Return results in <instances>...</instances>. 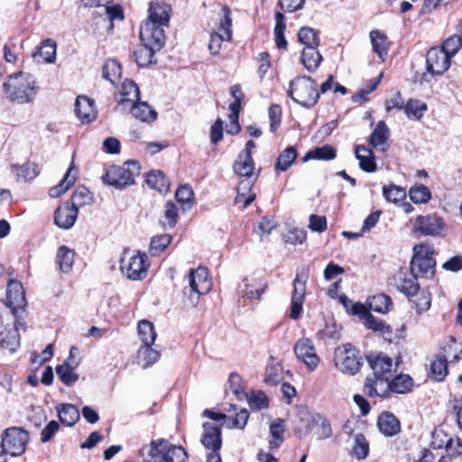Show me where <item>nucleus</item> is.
Wrapping results in <instances>:
<instances>
[{
  "mask_svg": "<svg viewBox=\"0 0 462 462\" xmlns=\"http://www.w3.org/2000/svg\"><path fill=\"white\" fill-rule=\"evenodd\" d=\"M143 462H185L187 451L180 445L171 443L165 439L152 440L140 450Z\"/></svg>",
  "mask_w": 462,
  "mask_h": 462,
  "instance_id": "nucleus-1",
  "label": "nucleus"
},
{
  "mask_svg": "<svg viewBox=\"0 0 462 462\" xmlns=\"http://www.w3.org/2000/svg\"><path fill=\"white\" fill-rule=\"evenodd\" d=\"M3 87L9 99L20 104L30 102L37 93L34 77L26 72L10 75Z\"/></svg>",
  "mask_w": 462,
  "mask_h": 462,
  "instance_id": "nucleus-2",
  "label": "nucleus"
},
{
  "mask_svg": "<svg viewBox=\"0 0 462 462\" xmlns=\"http://www.w3.org/2000/svg\"><path fill=\"white\" fill-rule=\"evenodd\" d=\"M287 96L300 106L310 108L319 99L317 82L310 76H298L290 81Z\"/></svg>",
  "mask_w": 462,
  "mask_h": 462,
  "instance_id": "nucleus-3",
  "label": "nucleus"
},
{
  "mask_svg": "<svg viewBox=\"0 0 462 462\" xmlns=\"http://www.w3.org/2000/svg\"><path fill=\"white\" fill-rule=\"evenodd\" d=\"M189 286L183 289V304L187 308H194L199 303L201 295L211 290V281L206 267L199 266L192 269L189 274Z\"/></svg>",
  "mask_w": 462,
  "mask_h": 462,
  "instance_id": "nucleus-4",
  "label": "nucleus"
},
{
  "mask_svg": "<svg viewBox=\"0 0 462 462\" xmlns=\"http://www.w3.org/2000/svg\"><path fill=\"white\" fill-rule=\"evenodd\" d=\"M141 173V165L138 161H126L123 165H111L102 176L103 182L117 189L134 184V178Z\"/></svg>",
  "mask_w": 462,
  "mask_h": 462,
  "instance_id": "nucleus-5",
  "label": "nucleus"
},
{
  "mask_svg": "<svg viewBox=\"0 0 462 462\" xmlns=\"http://www.w3.org/2000/svg\"><path fill=\"white\" fill-rule=\"evenodd\" d=\"M336 366L344 374L355 375L363 365L360 351L351 344H345L335 350Z\"/></svg>",
  "mask_w": 462,
  "mask_h": 462,
  "instance_id": "nucleus-6",
  "label": "nucleus"
},
{
  "mask_svg": "<svg viewBox=\"0 0 462 462\" xmlns=\"http://www.w3.org/2000/svg\"><path fill=\"white\" fill-rule=\"evenodd\" d=\"M422 246H414L413 256L410 263L411 273L414 278L432 279L436 273V260L432 257V252L421 251Z\"/></svg>",
  "mask_w": 462,
  "mask_h": 462,
  "instance_id": "nucleus-7",
  "label": "nucleus"
},
{
  "mask_svg": "<svg viewBox=\"0 0 462 462\" xmlns=\"http://www.w3.org/2000/svg\"><path fill=\"white\" fill-rule=\"evenodd\" d=\"M449 66L448 54L440 48H430L426 55V73H423L422 79L430 82L434 76L442 75Z\"/></svg>",
  "mask_w": 462,
  "mask_h": 462,
  "instance_id": "nucleus-8",
  "label": "nucleus"
},
{
  "mask_svg": "<svg viewBox=\"0 0 462 462\" xmlns=\"http://www.w3.org/2000/svg\"><path fill=\"white\" fill-rule=\"evenodd\" d=\"M28 439L26 430L16 427L9 428L4 432L1 447L5 453L13 457L20 456L25 451Z\"/></svg>",
  "mask_w": 462,
  "mask_h": 462,
  "instance_id": "nucleus-9",
  "label": "nucleus"
},
{
  "mask_svg": "<svg viewBox=\"0 0 462 462\" xmlns=\"http://www.w3.org/2000/svg\"><path fill=\"white\" fill-rule=\"evenodd\" d=\"M140 41L145 46H151L155 51H161L165 44L164 27L154 25L152 23H143L140 26Z\"/></svg>",
  "mask_w": 462,
  "mask_h": 462,
  "instance_id": "nucleus-10",
  "label": "nucleus"
},
{
  "mask_svg": "<svg viewBox=\"0 0 462 462\" xmlns=\"http://www.w3.org/2000/svg\"><path fill=\"white\" fill-rule=\"evenodd\" d=\"M146 259V254H141L140 252L132 255L128 261L125 256H124L121 259V270L130 280H142L144 278L147 272L148 266L145 264Z\"/></svg>",
  "mask_w": 462,
  "mask_h": 462,
  "instance_id": "nucleus-11",
  "label": "nucleus"
},
{
  "mask_svg": "<svg viewBox=\"0 0 462 462\" xmlns=\"http://www.w3.org/2000/svg\"><path fill=\"white\" fill-rule=\"evenodd\" d=\"M202 428L201 444L206 449L211 450L209 454H219L222 447V425L206 421Z\"/></svg>",
  "mask_w": 462,
  "mask_h": 462,
  "instance_id": "nucleus-12",
  "label": "nucleus"
},
{
  "mask_svg": "<svg viewBox=\"0 0 462 462\" xmlns=\"http://www.w3.org/2000/svg\"><path fill=\"white\" fill-rule=\"evenodd\" d=\"M294 353L297 358L302 361L310 371H314L318 367L320 359L310 339L306 337L299 339L295 343Z\"/></svg>",
  "mask_w": 462,
  "mask_h": 462,
  "instance_id": "nucleus-13",
  "label": "nucleus"
},
{
  "mask_svg": "<svg viewBox=\"0 0 462 462\" xmlns=\"http://www.w3.org/2000/svg\"><path fill=\"white\" fill-rule=\"evenodd\" d=\"M354 315L358 316L364 321L367 329L374 332H380L383 336L392 334V328L383 319H379L373 316L365 304H356L354 309Z\"/></svg>",
  "mask_w": 462,
  "mask_h": 462,
  "instance_id": "nucleus-14",
  "label": "nucleus"
},
{
  "mask_svg": "<svg viewBox=\"0 0 462 462\" xmlns=\"http://www.w3.org/2000/svg\"><path fill=\"white\" fill-rule=\"evenodd\" d=\"M443 219L436 214L419 216L413 229L423 236H437L443 228Z\"/></svg>",
  "mask_w": 462,
  "mask_h": 462,
  "instance_id": "nucleus-15",
  "label": "nucleus"
},
{
  "mask_svg": "<svg viewBox=\"0 0 462 462\" xmlns=\"http://www.w3.org/2000/svg\"><path fill=\"white\" fill-rule=\"evenodd\" d=\"M366 360L369 366L373 370V377H376L381 380V383H384L388 381L386 374L392 370L393 360L388 356L380 354H370L366 356Z\"/></svg>",
  "mask_w": 462,
  "mask_h": 462,
  "instance_id": "nucleus-16",
  "label": "nucleus"
},
{
  "mask_svg": "<svg viewBox=\"0 0 462 462\" xmlns=\"http://www.w3.org/2000/svg\"><path fill=\"white\" fill-rule=\"evenodd\" d=\"M75 114L82 124H88L97 118L95 101L86 96H79L75 101Z\"/></svg>",
  "mask_w": 462,
  "mask_h": 462,
  "instance_id": "nucleus-17",
  "label": "nucleus"
},
{
  "mask_svg": "<svg viewBox=\"0 0 462 462\" xmlns=\"http://www.w3.org/2000/svg\"><path fill=\"white\" fill-rule=\"evenodd\" d=\"M77 209L72 208L71 206L66 202L56 208L54 212V224L62 229L71 228L78 217Z\"/></svg>",
  "mask_w": 462,
  "mask_h": 462,
  "instance_id": "nucleus-18",
  "label": "nucleus"
},
{
  "mask_svg": "<svg viewBox=\"0 0 462 462\" xmlns=\"http://www.w3.org/2000/svg\"><path fill=\"white\" fill-rule=\"evenodd\" d=\"M384 383L385 387L383 390V395H387L390 392L403 394L411 391L413 379L409 374H400L393 380L388 379Z\"/></svg>",
  "mask_w": 462,
  "mask_h": 462,
  "instance_id": "nucleus-19",
  "label": "nucleus"
},
{
  "mask_svg": "<svg viewBox=\"0 0 462 462\" xmlns=\"http://www.w3.org/2000/svg\"><path fill=\"white\" fill-rule=\"evenodd\" d=\"M149 15L144 23H152L154 25L168 27L170 23V6L159 3H151Z\"/></svg>",
  "mask_w": 462,
  "mask_h": 462,
  "instance_id": "nucleus-20",
  "label": "nucleus"
},
{
  "mask_svg": "<svg viewBox=\"0 0 462 462\" xmlns=\"http://www.w3.org/2000/svg\"><path fill=\"white\" fill-rule=\"evenodd\" d=\"M377 427L381 433L386 437H393L401 430V424L397 417L390 412L383 411L377 420Z\"/></svg>",
  "mask_w": 462,
  "mask_h": 462,
  "instance_id": "nucleus-21",
  "label": "nucleus"
},
{
  "mask_svg": "<svg viewBox=\"0 0 462 462\" xmlns=\"http://www.w3.org/2000/svg\"><path fill=\"white\" fill-rule=\"evenodd\" d=\"M121 96L117 103L126 110L130 105L140 100V89L137 84L132 79H125L122 84Z\"/></svg>",
  "mask_w": 462,
  "mask_h": 462,
  "instance_id": "nucleus-22",
  "label": "nucleus"
},
{
  "mask_svg": "<svg viewBox=\"0 0 462 462\" xmlns=\"http://www.w3.org/2000/svg\"><path fill=\"white\" fill-rule=\"evenodd\" d=\"M356 158L359 162V167L365 172H374L377 170L374 152L365 145H357L355 150Z\"/></svg>",
  "mask_w": 462,
  "mask_h": 462,
  "instance_id": "nucleus-23",
  "label": "nucleus"
},
{
  "mask_svg": "<svg viewBox=\"0 0 462 462\" xmlns=\"http://www.w3.org/2000/svg\"><path fill=\"white\" fill-rule=\"evenodd\" d=\"M127 109H130L133 116L142 122L152 123L157 118V112L152 108L147 102L136 101L130 105Z\"/></svg>",
  "mask_w": 462,
  "mask_h": 462,
  "instance_id": "nucleus-24",
  "label": "nucleus"
},
{
  "mask_svg": "<svg viewBox=\"0 0 462 462\" xmlns=\"http://www.w3.org/2000/svg\"><path fill=\"white\" fill-rule=\"evenodd\" d=\"M56 409L60 421L65 426L72 427L79 420V411L74 404L61 403Z\"/></svg>",
  "mask_w": 462,
  "mask_h": 462,
  "instance_id": "nucleus-25",
  "label": "nucleus"
},
{
  "mask_svg": "<svg viewBox=\"0 0 462 462\" xmlns=\"http://www.w3.org/2000/svg\"><path fill=\"white\" fill-rule=\"evenodd\" d=\"M323 58L318 51V47L303 48L300 55V61L308 71L314 72L317 70Z\"/></svg>",
  "mask_w": 462,
  "mask_h": 462,
  "instance_id": "nucleus-26",
  "label": "nucleus"
},
{
  "mask_svg": "<svg viewBox=\"0 0 462 462\" xmlns=\"http://www.w3.org/2000/svg\"><path fill=\"white\" fill-rule=\"evenodd\" d=\"M79 362L69 363L64 361L62 365L56 366V374L59 379L66 385L72 386L79 378V374L74 372L75 368L79 365Z\"/></svg>",
  "mask_w": 462,
  "mask_h": 462,
  "instance_id": "nucleus-27",
  "label": "nucleus"
},
{
  "mask_svg": "<svg viewBox=\"0 0 462 462\" xmlns=\"http://www.w3.org/2000/svg\"><path fill=\"white\" fill-rule=\"evenodd\" d=\"M146 184L161 193L167 192L170 189V181L163 171H151L146 173Z\"/></svg>",
  "mask_w": 462,
  "mask_h": 462,
  "instance_id": "nucleus-28",
  "label": "nucleus"
},
{
  "mask_svg": "<svg viewBox=\"0 0 462 462\" xmlns=\"http://www.w3.org/2000/svg\"><path fill=\"white\" fill-rule=\"evenodd\" d=\"M370 40L373 46V51L382 60H384L388 55L389 49L386 34L378 30H373L370 32Z\"/></svg>",
  "mask_w": 462,
  "mask_h": 462,
  "instance_id": "nucleus-29",
  "label": "nucleus"
},
{
  "mask_svg": "<svg viewBox=\"0 0 462 462\" xmlns=\"http://www.w3.org/2000/svg\"><path fill=\"white\" fill-rule=\"evenodd\" d=\"M93 195L88 188L85 186L78 187L72 193L70 199L66 203L71 206L72 208L77 209L85 205H90L93 203Z\"/></svg>",
  "mask_w": 462,
  "mask_h": 462,
  "instance_id": "nucleus-30",
  "label": "nucleus"
},
{
  "mask_svg": "<svg viewBox=\"0 0 462 462\" xmlns=\"http://www.w3.org/2000/svg\"><path fill=\"white\" fill-rule=\"evenodd\" d=\"M234 171L242 177H251L254 170L252 153L238 154L233 165Z\"/></svg>",
  "mask_w": 462,
  "mask_h": 462,
  "instance_id": "nucleus-31",
  "label": "nucleus"
},
{
  "mask_svg": "<svg viewBox=\"0 0 462 462\" xmlns=\"http://www.w3.org/2000/svg\"><path fill=\"white\" fill-rule=\"evenodd\" d=\"M20 346V337L17 326L12 328H5L0 332V346L10 352H15Z\"/></svg>",
  "mask_w": 462,
  "mask_h": 462,
  "instance_id": "nucleus-32",
  "label": "nucleus"
},
{
  "mask_svg": "<svg viewBox=\"0 0 462 462\" xmlns=\"http://www.w3.org/2000/svg\"><path fill=\"white\" fill-rule=\"evenodd\" d=\"M74 170H76V167L72 161L62 180L58 185L49 189V195L51 198H59L75 183L76 176L71 175V172Z\"/></svg>",
  "mask_w": 462,
  "mask_h": 462,
  "instance_id": "nucleus-33",
  "label": "nucleus"
},
{
  "mask_svg": "<svg viewBox=\"0 0 462 462\" xmlns=\"http://www.w3.org/2000/svg\"><path fill=\"white\" fill-rule=\"evenodd\" d=\"M7 297L14 309L22 308L25 305V296L21 282L11 281L7 287Z\"/></svg>",
  "mask_w": 462,
  "mask_h": 462,
  "instance_id": "nucleus-34",
  "label": "nucleus"
},
{
  "mask_svg": "<svg viewBox=\"0 0 462 462\" xmlns=\"http://www.w3.org/2000/svg\"><path fill=\"white\" fill-rule=\"evenodd\" d=\"M159 51L152 49L151 46H145L141 42L140 47L134 51L135 62L138 67H147L152 64H155L157 60L155 59V53Z\"/></svg>",
  "mask_w": 462,
  "mask_h": 462,
  "instance_id": "nucleus-35",
  "label": "nucleus"
},
{
  "mask_svg": "<svg viewBox=\"0 0 462 462\" xmlns=\"http://www.w3.org/2000/svg\"><path fill=\"white\" fill-rule=\"evenodd\" d=\"M337 156V150L334 146L330 144H325L320 147H315L312 150H310L302 161L307 162L309 160H322V161H330L335 159Z\"/></svg>",
  "mask_w": 462,
  "mask_h": 462,
  "instance_id": "nucleus-36",
  "label": "nucleus"
},
{
  "mask_svg": "<svg viewBox=\"0 0 462 462\" xmlns=\"http://www.w3.org/2000/svg\"><path fill=\"white\" fill-rule=\"evenodd\" d=\"M275 26H274V41L278 49L287 50L288 42L285 39V16L282 12H276L275 15Z\"/></svg>",
  "mask_w": 462,
  "mask_h": 462,
  "instance_id": "nucleus-37",
  "label": "nucleus"
},
{
  "mask_svg": "<svg viewBox=\"0 0 462 462\" xmlns=\"http://www.w3.org/2000/svg\"><path fill=\"white\" fill-rule=\"evenodd\" d=\"M369 310H374L378 313H387L393 306V301L390 296L384 293H379L370 297L367 300Z\"/></svg>",
  "mask_w": 462,
  "mask_h": 462,
  "instance_id": "nucleus-38",
  "label": "nucleus"
},
{
  "mask_svg": "<svg viewBox=\"0 0 462 462\" xmlns=\"http://www.w3.org/2000/svg\"><path fill=\"white\" fill-rule=\"evenodd\" d=\"M179 219V208L173 201H167L164 205V213L160 220V225L163 229L173 228Z\"/></svg>",
  "mask_w": 462,
  "mask_h": 462,
  "instance_id": "nucleus-39",
  "label": "nucleus"
},
{
  "mask_svg": "<svg viewBox=\"0 0 462 462\" xmlns=\"http://www.w3.org/2000/svg\"><path fill=\"white\" fill-rule=\"evenodd\" d=\"M298 42L304 47H319L320 43L319 32L309 27H301L297 33Z\"/></svg>",
  "mask_w": 462,
  "mask_h": 462,
  "instance_id": "nucleus-40",
  "label": "nucleus"
},
{
  "mask_svg": "<svg viewBox=\"0 0 462 462\" xmlns=\"http://www.w3.org/2000/svg\"><path fill=\"white\" fill-rule=\"evenodd\" d=\"M137 329L143 346H152L157 337L153 324L147 319H143L139 321Z\"/></svg>",
  "mask_w": 462,
  "mask_h": 462,
  "instance_id": "nucleus-41",
  "label": "nucleus"
},
{
  "mask_svg": "<svg viewBox=\"0 0 462 462\" xmlns=\"http://www.w3.org/2000/svg\"><path fill=\"white\" fill-rule=\"evenodd\" d=\"M56 42L51 39H46L42 45L33 52V58L40 57L45 63H52L56 57Z\"/></svg>",
  "mask_w": 462,
  "mask_h": 462,
  "instance_id": "nucleus-42",
  "label": "nucleus"
},
{
  "mask_svg": "<svg viewBox=\"0 0 462 462\" xmlns=\"http://www.w3.org/2000/svg\"><path fill=\"white\" fill-rule=\"evenodd\" d=\"M309 278V271L306 268H302L296 273V277L293 281V292L291 295L292 300L304 301L306 293V282Z\"/></svg>",
  "mask_w": 462,
  "mask_h": 462,
  "instance_id": "nucleus-43",
  "label": "nucleus"
},
{
  "mask_svg": "<svg viewBox=\"0 0 462 462\" xmlns=\"http://www.w3.org/2000/svg\"><path fill=\"white\" fill-rule=\"evenodd\" d=\"M75 253L66 245L59 247L57 252V263L62 273H69L74 263Z\"/></svg>",
  "mask_w": 462,
  "mask_h": 462,
  "instance_id": "nucleus-44",
  "label": "nucleus"
},
{
  "mask_svg": "<svg viewBox=\"0 0 462 462\" xmlns=\"http://www.w3.org/2000/svg\"><path fill=\"white\" fill-rule=\"evenodd\" d=\"M298 156L294 146H289L283 150L278 156L275 162V170L280 171H287L295 162Z\"/></svg>",
  "mask_w": 462,
  "mask_h": 462,
  "instance_id": "nucleus-45",
  "label": "nucleus"
},
{
  "mask_svg": "<svg viewBox=\"0 0 462 462\" xmlns=\"http://www.w3.org/2000/svg\"><path fill=\"white\" fill-rule=\"evenodd\" d=\"M417 279L418 278H414V276L411 278L403 277L402 273L394 277L396 282H400V283L397 284L398 290L407 297H411L418 293L420 285L416 282Z\"/></svg>",
  "mask_w": 462,
  "mask_h": 462,
  "instance_id": "nucleus-46",
  "label": "nucleus"
},
{
  "mask_svg": "<svg viewBox=\"0 0 462 462\" xmlns=\"http://www.w3.org/2000/svg\"><path fill=\"white\" fill-rule=\"evenodd\" d=\"M121 74L122 68L117 60H108L103 65L102 76L105 79L108 80L113 85L116 84V80L121 78Z\"/></svg>",
  "mask_w": 462,
  "mask_h": 462,
  "instance_id": "nucleus-47",
  "label": "nucleus"
},
{
  "mask_svg": "<svg viewBox=\"0 0 462 462\" xmlns=\"http://www.w3.org/2000/svg\"><path fill=\"white\" fill-rule=\"evenodd\" d=\"M390 135V130L384 121H379L369 137V143L373 147L383 144Z\"/></svg>",
  "mask_w": 462,
  "mask_h": 462,
  "instance_id": "nucleus-48",
  "label": "nucleus"
},
{
  "mask_svg": "<svg viewBox=\"0 0 462 462\" xmlns=\"http://www.w3.org/2000/svg\"><path fill=\"white\" fill-rule=\"evenodd\" d=\"M427 110L426 103L418 99H409L404 106V112L410 119L420 120Z\"/></svg>",
  "mask_w": 462,
  "mask_h": 462,
  "instance_id": "nucleus-49",
  "label": "nucleus"
},
{
  "mask_svg": "<svg viewBox=\"0 0 462 462\" xmlns=\"http://www.w3.org/2000/svg\"><path fill=\"white\" fill-rule=\"evenodd\" d=\"M194 192L190 186L181 185L175 192V199L180 204L183 211L189 210L193 205Z\"/></svg>",
  "mask_w": 462,
  "mask_h": 462,
  "instance_id": "nucleus-50",
  "label": "nucleus"
},
{
  "mask_svg": "<svg viewBox=\"0 0 462 462\" xmlns=\"http://www.w3.org/2000/svg\"><path fill=\"white\" fill-rule=\"evenodd\" d=\"M431 376L435 381L441 382L448 373V361L445 356H438L430 365Z\"/></svg>",
  "mask_w": 462,
  "mask_h": 462,
  "instance_id": "nucleus-51",
  "label": "nucleus"
},
{
  "mask_svg": "<svg viewBox=\"0 0 462 462\" xmlns=\"http://www.w3.org/2000/svg\"><path fill=\"white\" fill-rule=\"evenodd\" d=\"M369 453V443L362 433H357L354 438L352 454L358 459H365Z\"/></svg>",
  "mask_w": 462,
  "mask_h": 462,
  "instance_id": "nucleus-52",
  "label": "nucleus"
},
{
  "mask_svg": "<svg viewBox=\"0 0 462 462\" xmlns=\"http://www.w3.org/2000/svg\"><path fill=\"white\" fill-rule=\"evenodd\" d=\"M409 196L411 200L416 204L426 203L430 199L431 192L427 186L419 184L410 189Z\"/></svg>",
  "mask_w": 462,
  "mask_h": 462,
  "instance_id": "nucleus-53",
  "label": "nucleus"
},
{
  "mask_svg": "<svg viewBox=\"0 0 462 462\" xmlns=\"http://www.w3.org/2000/svg\"><path fill=\"white\" fill-rule=\"evenodd\" d=\"M339 337V330L333 319L327 321L324 328L316 333V338L322 341H327L328 339H338Z\"/></svg>",
  "mask_w": 462,
  "mask_h": 462,
  "instance_id": "nucleus-54",
  "label": "nucleus"
},
{
  "mask_svg": "<svg viewBox=\"0 0 462 462\" xmlns=\"http://www.w3.org/2000/svg\"><path fill=\"white\" fill-rule=\"evenodd\" d=\"M223 16L220 19V23L218 27V32L224 34L226 41H230L232 38V18H231V10L227 5H224L222 7Z\"/></svg>",
  "mask_w": 462,
  "mask_h": 462,
  "instance_id": "nucleus-55",
  "label": "nucleus"
},
{
  "mask_svg": "<svg viewBox=\"0 0 462 462\" xmlns=\"http://www.w3.org/2000/svg\"><path fill=\"white\" fill-rule=\"evenodd\" d=\"M160 356V352L152 348V346H142L138 350V358L144 362L143 367L152 365L159 360Z\"/></svg>",
  "mask_w": 462,
  "mask_h": 462,
  "instance_id": "nucleus-56",
  "label": "nucleus"
},
{
  "mask_svg": "<svg viewBox=\"0 0 462 462\" xmlns=\"http://www.w3.org/2000/svg\"><path fill=\"white\" fill-rule=\"evenodd\" d=\"M172 236L168 234L154 236L150 244V252L152 255L159 254L171 244Z\"/></svg>",
  "mask_w": 462,
  "mask_h": 462,
  "instance_id": "nucleus-57",
  "label": "nucleus"
},
{
  "mask_svg": "<svg viewBox=\"0 0 462 462\" xmlns=\"http://www.w3.org/2000/svg\"><path fill=\"white\" fill-rule=\"evenodd\" d=\"M385 383H381V380L376 377L367 376L365 379V383L364 385V392L369 397L373 396H382L386 397L387 395H383V388Z\"/></svg>",
  "mask_w": 462,
  "mask_h": 462,
  "instance_id": "nucleus-58",
  "label": "nucleus"
},
{
  "mask_svg": "<svg viewBox=\"0 0 462 462\" xmlns=\"http://www.w3.org/2000/svg\"><path fill=\"white\" fill-rule=\"evenodd\" d=\"M462 47V36L454 34L446 39L440 48L451 59Z\"/></svg>",
  "mask_w": 462,
  "mask_h": 462,
  "instance_id": "nucleus-59",
  "label": "nucleus"
},
{
  "mask_svg": "<svg viewBox=\"0 0 462 462\" xmlns=\"http://www.w3.org/2000/svg\"><path fill=\"white\" fill-rule=\"evenodd\" d=\"M13 168L16 170L18 180H29L34 179L39 174L37 165L32 162H26L22 166L14 165Z\"/></svg>",
  "mask_w": 462,
  "mask_h": 462,
  "instance_id": "nucleus-60",
  "label": "nucleus"
},
{
  "mask_svg": "<svg viewBox=\"0 0 462 462\" xmlns=\"http://www.w3.org/2000/svg\"><path fill=\"white\" fill-rule=\"evenodd\" d=\"M383 195L387 201L397 203L405 198V190L396 185H384L383 187Z\"/></svg>",
  "mask_w": 462,
  "mask_h": 462,
  "instance_id": "nucleus-61",
  "label": "nucleus"
},
{
  "mask_svg": "<svg viewBox=\"0 0 462 462\" xmlns=\"http://www.w3.org/2000/svg\"><path fill=\"white\" fill-rule=\"evenodd\" d=\"M306 231L296 227L290 229L284 236L285 243L294 245L303 244L306 241Z\"/></svg>",
  "mask_w": 462,
  "mask_h": 462,
  "instance_id": "nucleus-62",
  "label": "nucleus"
},
{
  "mask_svg": "<svg viewBox=\"0 0 462 462\" xmlns=\"http://www.w3.org/2000/svg\"><path fill=\"white\" fill-rule=\"evenodd\" d=\"M268 116L270 120V131L275 133L281 125L282 107L277 104H273L269 107Z\"/></svg>",
  "mask_w": 462,
  "mask_h": 462,
  "instance_id": "nucleus-63",
  "label": "nucleus"
},
{
  "mask_svg": "<svg viewBox=\"0 0 462 462\" xmlns=\"http://www.w3.org/2000/svg\"><path fill=\"white\" fill-rule=\"evenodd\" d=\"M249 404L253 409H265L269 406V398L263 392L259 391L251 395Z\"/></svg>",
  "mask_w": 462,
  "mask_h": 462,
  "instance_id": "nucleus-64",
  "label": "nucleus"
}]
</instances>
